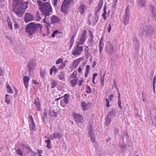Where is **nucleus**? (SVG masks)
<instances>
[{"mask_svg": "<svg viewBox=\"0 0 156 156\" xmlns=\"http://www.w3.org/2000/svg\"><path fill=\"white\" fill-rule=\"evenodd\" d=\"M12 11L15 12L19 17H21L25 10L28 7V2H24L23 0H13Z\"/></svg>", "mask_w": 156, "mask_h": 156, "instance_id": "obj_1", "label": "nucleus"}, {"mask_svg": "<svg viewBox=\"0 0 156 156\" xmlns=\"http://www.w3.org/2000/svg\"><path fill=\"white\" fill-rule=\"evenodd\" d=\"M38 5L40 7L39 9L42 12L45 17L49 16L52 12V9L50 4L48 2L43 3L41 0H37Z\"/></svg>", "mask_w": 156, "mask_h": 156, "instance_id": "obj_2", "label": "nucleus"}, {"mask_svg": "<svg viewBox=\"0 0 156 156\" xmlns=\"http://www.w3.org/2000/svg\"><path fill=\"white\" fill-rule=\"evenodd\" d=\"M42 26L39 23L36 24L34 22L28 23L26 26V31L30 36H32L35 33H37L39 30L41 33Z\"/></svg>", "mask_w": 156, "mask_h": 156, "instance_id": "obj_3", "label": "nucleus"}, {"mask_svg": "<svg viewBox=\"0 0 156 156\" xmlns=\"http://www.w3.org/2000/svg\"><path fill=\"white\" fill-rule=\"evenodd\" d=\"M154 33L153 28L150 25H146L140 27L139 30L138 34L141 36H150Z\"/></svg>", "mask_w": 156, "mask_h": 156, "instance_id": "obj_4", "label": "nucleus"}, {"mask_svg": "<svg viewBox=\"0 0 156 156\" xmlns=\"http://www.w3.org/2000/svg\"><path fill=\"white\" fill-rule=\"evenodd\" d=\"M129 8L127 7L126 9L125 15L123 16V19L125 25L129 23Z\"/></svg>", "mask_w": 156, "mask_h": 156, "instance_id": "obj_5", "label": "nucleus"}, {"mask_svg": "<svg viewBox=\"0 0 156 156\" xmlns=\"http://www.w3.org/2000/svg\"><path fill=\"white\" fill-rule=\"evenodd\" d=\"M35 66V63L34 59H32L30 60L27 65L28 71L30 73L32 72Z\"/></svg>", "mask_w": 156, "mask_h": 156, "instance_id": "obj_6", "label": "nucleus"}, {"mask_svg": "<svg viewBox=\"0 0 156 156\" xmlns=\"http://www.w3.org/2000/svg\"><path fill=\"white\" fill-rule=\"evenodd\" d=\"M63 136L59 132H55L54 133L50 135V137L51 140H54L56 139H60Z\"/></svg>", "mask_w": 156, "mask_h": 156, "instance_id": "obj_7", "label": "nucleus"}, {"mask_svg": "<svg viewBox=\"0 0 156 156\" xmlns=\"http://www.w3.org/2000/svg\"><path fill=\"white\" fill-rule=\"evenodd\" d=\"M34 19V17L33 15L29 12L26 13L24 18V20L26 23L32 21Z\"/></svg>", "mask_w": 156, "mask_h": 156, "instance_id": "obj_8", "label": "nucleus"}, {"mask_svg": "<svg viewBox=\"0 0 156 156\" xmlns=\"http://www.w3.org/2000/svg\"><path fill=\"white\" fill-rule=\"evenodd\" d=\"M74 118L75 121L78 123H81L83 122V117L79 114H74Z\"/></svg>", "mask_w": 156, "mask_h": 156, "instance_id": "obj_9", "label": "nucleus"}, {"mask_svg": "<svg viewBox=\"0 0 156 156\" xmlns=\"http://www.w3.org/2000/svg\"><path fill=\"white\" fill-rule=\"evenodd\" d=\"M106 50L107 52L109 54H112L113 52V45L111 43H108L106 47Z\"/></svg>", "mask_w": 156, "mask_h": 156, "instance_id": "obj_10", "label": "nucleus"}, {"mask_svg": "<svg viewBox=\"0 0 156 156\" xmlns=\"http://www.w3.org/2000/svg\"><path fill=\"white\" fill-rule=\"evenodd\" d=\"M83 46H81V47H79V48L76 47L74 51H72V54L74 55H79L81 54L80 51H83Z\"/></svg>", "mask_w": 156, "mask_h": 156, "instance_id": "obj_11", "label": "nucleus"}, {"mask_svg": "<svg viewBox=\"0 0 156 156\" xmlns=\"http://www.w3.org/2000/svg\"><path fill=\"white\" fill-rule=\"evenodd\" d=\"M87 31L86 30H84L83 31V34L80 38V42L81 45L83 44V43L86 40L85 37L87 36Z\"/></svg>", "mask_w": 156, "mask_h": 156, "instance_id": "obj_12", "label": "nucleus"}, {"mask_svg": "<svg viewBox=\"0 0 156 156\" xmlns=\"http://www.w3.org/2000/svg\"><path fill=\"white\" fill-rule=\"evenodd\" d=\"M69 8V6L65 4H62L61 8V11L62 12L64 13L65 15H66L68 13L67 9Z\"/></svg>", "mask_w": 156, "mask_h": 156, "instance_id": "obj_13", "label": "nucleus"}, {"mask_svg": "<svg viewBox=\"0 0 156 156\" xmlns=\"http://www.w3.org/2000/svg\"><path fill=\"white\" fill-rule=\"evenodd\" d=\"M34 103L36 105L37 110L38 111H40L41 110L40 101L38 97H37L35 99Z\"/></svg>", "mask_w": 156, "mask_h": 156, "instance_id": "obj_14", "label": "nucleus"}, {"mask_svg": "<svg viewBox=\"0 0 156 156\" xmlns=\"http://www.w3.org/2000/svg\"><path fill=\"white\" fill-rule=\"evenodd\" d=\"M51 23L54 24V23L59 22L60 20L58 16L53 15L52 16V18L51 19Z\"/></svg>", "mask_w": 156, "mask_h": 156, "instance_id": "obj_15", "label": "nucleus"}, {"mask_svg": "<svg viewBox=\"0 0 156 156\" xmlns=\"http://www.w3.org/2000/svg\"><path fill=\"white\" fill-rule=\"evenodd\" d=\"M146 0H138V6L139 8L144 7L146 5Z\"/></svg>", "mask_w": 156, "mask_h": 156, "instance_id": "obj_16", "label": "nucleus"}, {"mask_svg": "<svg viewBox=\"0 0 156 156\" xmlns=\"http://www.w3.org/2000/svg\"><path fill=\"white\" fill-rule=\"evenodd\" d=\"M30 78L29 77L25 76L23 79L24 84L26 88H27L28 85V82Z\"/></svg>", "mask_w": 156, "mask_h": 156, "instance_id": "obj_17", "label": "nucleus"}, {"mask_svg": "<svg viewBox=\"0 0 156 156\" xmlns=\"http://www.w3.org/2000/svg\"><path fill=\"white\" fill-rule=\"evenodd\" d=\"M58 114V112H55L53 110H51L49 111L48 114L51 116L52 117H56L57 116Z\"/></svg>", "mask_w": 156, "mask_h": 156, "instance_id": "obj_18", "label": "nucleus"}, {"mask_svg": "<svg viewBox=\"0 0 156 156\" xmlns=\"http://www.w3.org/2000/svg\"><path fill=\"white\" fill-rule=\"evenodd\" d=\"M97 9L95 8V16L94 17V20L93 21V23L94 25H95L96 23L97 22L98 20V13L99 12H97Z\"/></svg>", "mask_w": 156, "mask_h": 156, "instance_id": "obj_19", "label": "nucleus"}, {"mask_svg": "<svg viewBox=\"0 0 156 156\" xmlns=\"http://www.w3.org/2000/svg\"><path fill=\"white\" fill-rule=\"evenodd\" d=\"M115 110L113 108H112L110 111L107 116L111 118L112 117H113L115 116Z\"/></svg>", "mask_w": 156, "mask_h": 156, "instance_id": "obj_20", "label": "nucleus"}, {"mask_svg": "<svg viewBox=\"0 0 156 156\" xmlns=\"http://www.w3.org/2000/svg\"><path fill=\"white\" fill-rule=\"evenodd\" d=\"M85 6L84 5L81 4L78 10L81 14H84L85 13L84 8Z\"/></svg>", "mask_w": 156, "mask_h": 156, "instance_id": "obj_21", "label": "nucleus"}, {"mask_svg": "<svg viewBox=\"0 0 156 156\" xmlns=\"http://www.w3.org/2000/svg\"><path fill=\"white\" fill-rule=\"evenodd\" d=\"M103 0H100L98 5L95 8L98 9L97 12H100L101 8H102L103 5Z\"/></svg>", "mask_w": 156, "mask_h": 156, "instance_id": "obj_22", "label": "nucleus"}, {"mask_svg": "<svg viewBox=\"0 0 156 156\" xmlns=\"http://www.w3.org/2000/svg\"><path fill=\"white\" fill-rule=\"evenodd\" d=\"M63 97L64 98V100L65 104H68L69 102V97L68 94H65L64 95Z\"/></svg>", "mask_w": 156, "mask_h": 156, "instance_id": "obj_23", "label": "nucleus"}, {"mask_svg": "<svg viewBox=\"0 0 156 156\" xmlns=\"http://www.w3.org/2000/svg\"><path fill=\"white\" fill-rule=\"evenodd\" d=\"M133 41L135 45V49L136 50H137L139 48V42L138 40L136 38H135L134 39Z\"/></svg>", "mask_w": 156, "mask_h": 156, "instance_id": "obj_24", "label": "nucleus"}, {"mask_svg": "<svg viewBox=\"0 0 156 156\" xmlns=\"http://www.w3.org/2000/svg\"><path fill=\"white\" fill-rule=\"evenodd\" d=\"M7 21L8 23V26L9 27L10 30H12L13 29L12 26V23L10 22V20L9 17L7 18Z\"/></svg>", "mask_w": 156, "mask_h": 156, "instance_id": "obj_25", "label": "nucleus"}, {"mask_svg": "<svg viewBox=\"0 0 156 156\" xmlns=\"http://www.w3.org/2000/svg\"><path fill=\"white\" fill-rule=\"evenodd\" d=\"M111 119V118L108 117L107 116L106 118L105 125L106 126H108L110 124L112 121Z\"/></svg>", "mask_w": 156, "mask_h": 156, "instance_id": "obj_26", "label": "nucleus"}, {"mask_svg": "<svg viewBox=\"0 0 156 156\" xmlns=\"http://www.w3.org/2000/svg\"><path fill=\"white\" fill-rule=\"evenodd\" d=\"M51 88L52 89L54 88L58 85L57 82L54 80H51Z\"/></svg>", "mask_w": 156, "mask_h": 156, "instance_id": "obj_27", "label": "nucleus"}, {"mask_svg": "<svg viewBox=\"0 0 156 156\" xmlns=\"http://www.w3.org/2000/svg\"><path fill=\"white\" fill-rule=\"evenodd\" d=\"M57 71V69L56 68L55 66H53L52 68L50 70V74L51 75H52V73L53 71L54 72V73H56Z\"/></svg>", "mask_w": 156, "mask_h": 156, "instance_id": "obj_28", "label": "nucleus"}, {"mask_svg": "<svg viewBox=\"0 0 156 156\" xmlns=\"http://www.w3.org/2000/svg\"><path fill=\"white\" fill-rule=\"evenodd\" d=\"M77 78L74 79H73L71 81V86L72 87H74L76 85L77 82Z\"/></svg>", "mask_w": 156, "mask_h": 156, "instance_id": "obj_29", "label": "nucleus"}, {"mask_svg": "<svg viewBox=\"0 0 156 156\" xmlns=\"http://www.w3.org/2000/svg\"><path fill=\"white\" fill-rule=\"evenodd\" d=\"M40 74L41 77H44L46 75V72L45 71L43 70L42 69H40Z\"/></svg>", "mask_w": 156, "mask_h": 156, "instance_id": "obj_30", "label": "nucleus"}, {"mask_svg": "<svg viewBox=\"0 0 156 156\" xmlns=\"http://www.w3.org/2000/svg\"><path fill=\"white\" fill-rule=\"evenodd\" d=\"M77 70H75L71 75L70 76L71 78L72 79L74 78H75L76 79V77L77 76Z\"/></svg>", "mask_w": 156, "mask_h": 156, "instance_id": "obj_31", "label": "nucleus"}, {"mask_svg": "<svg viewBox=\"0 0 156 156\" xmlns=\"http://www.w3.org/2000/svg\"><path fill=\"white\" fill-rule=\"evenodd\" d=\"M78 64L77 60H75L72 63V67L76 68L78 66Z\"/></svg>", "mask_w": 156, "mask_h": 156, "instance_id": "obj_32", "label": "nucleus"}, {"mask_svg": "<svg viewBox=\"0 0 156 156\" xmlns=\"http://www.w3.org/2000/svg\"><path fill=\"white\" fill-rule=\"evenodd\" d=\"M9 96V94H6L5 95V102L9 105L10 102V99L8 97Z\"/></svg>", "mask_w": 156, "mask_h": 156, "instance_id": "obj_33", "label": "nucleus"}, {"mask_svg": "<svg viewBox=\"0 0 156 156\" xmlns=\"http://www.w3.org/2000/svg\"><path fill=\"white\" fill-rule=\"evenodd\" d=\"M45 143H47V144L46 147L48 149L51 148V142L50 139H48L45 140Z\"/></svg>", "mask_w": 156, "mask_h": 156, "instance_id": "obj_34", "label": "nucleus"}, {"mask_svg": "<svg viewBox=\"0 0 156 156\" xmlns=\"http://www.w3.org/2000/svg\"><path fill=\"white\" fill-rule=\"evenodd\" d=\"M119 129L118 128H116L115 129L114 131V134H115V138H116L117 136H119Z\"/></svg>", "mask_w": 156, "mask_h": 156, "instance_id": "obj_35", "label": "nucleus"}, {"mask_svg": "<svg viewBox=\"0 0 156 156\" xmlns=\"http://www.w3.org/2000/svg\"><path fill=\"white\" fill-rule=\"evenodd\" d=\"M129 136L127 133H125L123 134L122 137V139L123 140L125 139L127 141L129 140Z\"/></svg>", "mask_w": 156, "mask_h": 156, "instance_id": "obj_36", "label": "nucleus"}, {"mask_svg": "<svg viewBox=\"0 0 156 156\" xmlns=\"http://www.w3.org/2000/svg\"><path fill=\"white\" fill-rule=\"evenodd\" d=\"M71 0H64L62 3V4H65L66 5L69 6L71 3Z\"/></svg>", "mask_w": 156, "mask_h": 156, "instance_id": "obj_37", "label": "nucleus"}, {"mask_svg": "<svg viewBox=\"0 0 156 156\" xmlns=\"http://www.w3.org/2000/svg\"><path fill=\"white\" fill-rule=\"evenodd\" d=\"M82 106L84 110H86L87 109V104L85 101H83L82 102Z\"/></svg>", "mask_w": 156, "mask_h": 156, "instance_id": "obj_38", "label": "nucleus"}, {"mask_svg": "<svg viewBox=\"0 0 156 156\" xmlns=\"http://www.w3.org/2000/svg\"><path fill=\"white\" fill-rule=\"evenodd\" d=\"M35 125L34 122H31V124L30 125V127L31 130H34L35 128Z\"/></svg>", "mask_w": 156, "mask_h": 156, "instance_id": "obj_39", "label": "nucleus"}, {"mask_svg": "<svg viewBox=\"0 0 156 156\" xmlns=\"http://www.w3.org/2000/svg\"><path fill=\"white\" fill-rule=\"evenodd\" d=\"M22 146L24 148H26L29 151H32L31 149L28 146L24 144H22Z\"/></svg>", "mask_w": 156, "mask_h": 156, "instance_id": "obj_40", "label": "nucleus"}, {"mask_svg": "<svg viewBox=\"0 0 156 156\" xmlns=\"http://www.w3.org/2000/svg\"><path fill=\"white\" fill-rule=\"evenodd\" d=\"M67 62V61H65V62L62 63L61 65H59L58 69H61L64 68L66 66V64Z\"/></svg>", "mask_w": 156, "mask_h": 156, "instance_id": "obj_41", "label": "nucleus"}, {"mask_svg": "<svg viewBox=\"0 0 156 156\" xmlns=\"http://www.w3.org/2000/svg\"><path fill=\"white\" fill-rule=\"evenodd\" d=\"M36 17L37 19L36 20V21H40L41 19V18L40 16L39 12L38 11L37 12L36 14Z\"/></svg>", "mask_w": 156, "mask_h": 156, "instance_id": "obj_42", "label": "nucleus"}, {"mask_svg": "<svg viewBox=\"0 0 156 156\" xmlns=\"http://www.w3.org/2000/svg\"><path fill=\"white\" fill-rule=\"evenodd\" d=\"M16 153L17 154L21 156L23 155V152L21 151L20 149H18L17 150Z\"/></svg>", "mask_w": 156, "mask_h": 156, "instance_id": "obj_43", "label": "nucleus"}, {"mask_svg": "<svg viewBox=\"0 0 156 156\" xmlns=\"http://www.w3.org/2000/svg\"><path fill=\"white\" fill-rule=\"evenodd\" d=\"M61 73H62V74H60L58 75V76L59 78L61 80H62L64 78V74L62 72H61Z\"/></svg>", "mask_w": 156, "mask_h": 156, "instance_id": "obj_44", "label": "nucleus"}, {"mask_svg": "<svg viewBox=\"0 0 156 156\" xmlns=\"http://www.w3.org/2000/svg\"><path fill=\"white\" fill-rule=\"evenodd\" d=\"M101 84V86H103L104 85V78L103 77H101L100 79Z\"/></svg>", "mask_w": 156, "mask_h": 156, "instance_id": "obj_45", "label": "nucleus"}, {"mask_svg": "<svg viewBox=\"0 0 156 156\" xmlns=\"http://www.w3.org/2000/svg\"><path fill=\"white\" fill-rule=\"evenodd\" d=\"M5 0H0V7H3L5 6Z\"/></svg>", "mask_w": 156, "mask_h": 156, "instance_id": "obj_46", "label": "nucleus"}, {"mask_svg": "<svg viewBox=\"0 0 156 156\" xmlns=\"http://www.w3.org/2000/svg\"><path fill=\"white\" fill-rule=\"evenodd\" d=\"M87 89L88 90L86 91V92L87 93L90 94L92 92L91 88L89 86H87Z\"/></svg>", "mask_w": 156, "mask_h": 156, "instance_id": "obj_47", "label": "nucleus"}, {"mask_svg": "<svg viewBox=\"0 0 156 156\" xmlns=\"http://www.w3.org/2000/svg\"><path fill=\"white\" fill-rule=\"evenodd\" d=\"M5 37L8 39V40H9L10 42L12 44L13 43V41L12 38L10 37L7 36H5Z\"/></svg>", "mask_w": 156, "mask_h": 156, "instance_id": "obj_48", "label": "nucleus"}, {"mask_svg": "<svg viewBox=\"0 0 156 156\" xmlns=\"http://www.w3.org/2000/svg\"><path fill=\"white\" fill-rule=\"evenodd\" d=\"M62 59L61 58H59L58 59L56 62V64H58L60 63H61L62 62Z\"/></svg>", "mask_w": 156, "mask_h": 156, "instance_id": "obj_49", "label": "nucleus"}, {"mask_svg": "<svg viewBox=\"0 0 156 156\" xmlns=\"http://www.w3.org/2000/svg\"><path fill=\"white\" fill-rule=\"evenodd\" d=\"M90 137H91L92 136H94V134L93 131H88Z\"/></svg>", "mask_w": 156, "mask_h": 156, "instance_id": "obj_50", "label": "nucleus"}, {"mask_svg": "<svg viewBox=\"0 0 156 156\" xmlns=\"http://www.w3.org/2000/svg\"><path fill=\"white\" fill-rule=\"evenodd\" d=\"M90 70V67L89 65H87L86 66V72H89Z\"/></svg>", "mask_w": 156, "mask_h": 156, "instance_id": "obj_51", "label": "nucleus"}, {"mask_svg": "<svg viewBox=\"0 0 156 156\" xmlns=\"http://www.w3.org/2000/svg\"><path fill=\"white\" fill-rule=\"evenodd\" d=\"M120 148L122 151H124L126 150V147L125 146L123 145L120 146Z\"/></svg>", "mask_w": 156, "mask_h": 156, "instance_id": "obj_52", "label": "nucleus"}, {"mask_svg": "<svg viewBox=\"0 0 156 156\" xmlns=\"http://www.w3.org/2000/svg\"><path fill=\"white\" fill-rule=\"evenodd\" d=\"M103 37H102L101 40H100V41H99V46H102V45L103 44Z\"/></svg>", "mask_w": 156, "mask_h": 156, "instance_id": "obj_53", "label": "nucleus"}, {"mask_svg": "<svg viewBox=\"0 0 156 156\" xmlns=\"http://www.w3.org/2000/svg\"><path fill=\"white\" fill-rule=\"evenodd\" d=\"M113 97V94H111L109 95L108 97V99L109 100L111 101L112 99V98Z\"/></svg>", "mask_w": 156, "mask_h": 156, "instance_id": "obj_54", "label": "nucleus"}, {"mask_svg": "<svg viewBox=\"0 0 156 156\" xmlns=\"http://www.w3.org/2000/svg\"><path fill=\"white\" fill-rule=\"evenodd\" d=\"M106 106L107 108H108L109 106V102L108 99H106Z\"/></svg>", "mask_w": 156, "mask_h": 156, "instance_id": "obj_55", "label": "nucleus"}, {"mask_svg": "<svg viewBox=\"0 0 156 156\" xmlns=\"http://www.w3.org/2000/svg\"><path fill=\"white\" fill-rule=\"evenodd\" d=\"M156 82V76L154 77L153 82V85H155Z\"/></svg>", "mask_w": 156, "mask_h": 156, "instance_id": "obj_56", "label": "nucleus"}, {"mask_svg": "<svg viewBox=\"0 0 156 156\" xmlns=\"http://www.w3.org/2000/svg\"><path fill=\"white\" fill-rule=\"evenodd\" d=\"M93 129L92 128V126L91 125V124H90V125L88 131H93Z\"/></svg>", "mask_w": 156, "mask_h": 156, "instance_id": "obj_57", "label": "nucleus"}, {"mask_svg": "<svg viewBox=\"0 0 156 156\" xmlns=\"http://www.w3.org/2000/svg\"><path fill=\"white\" fill-rule=\"evenodd\" d=\"M111 29V26L110 24L109 25L108 27V32L110 33Z\"/></svg>", "mask_w": 156, "mask_h": 156, "instance_id": "obj_58", "label": "nucleus"}, {"mask_svg": "<svg viewBox=\"0 0 156 156\" xmlns=\"http://www.w3.org/2000/svg\"><path fill=\"white\" fill-rule=\"evenodd\" d=\"M83 60V58L82 57H81L79 58H78L76 60L77 61V62H78V63H79V62L81 61L82 60Z\"/></svg>", "mask_w": 156, "mask_h": 156, "instance_id": "obj_59", "label": "nucleus"}, {"mask_svg": "<svg viewBox=\"0 0 156 156\" xmlns=\"http://www.w3.org/2000/svg\"><path fill=\"white\" fill-rule=\"evenodd\" d=\"M83 80H80L78 83V84L79 86H81V84L83 82Z\"/></svg>", "mask_w": 156, "mask_h": 156, "instance_id": "obj_60", "label": "nucleus"}, {"mask_svg": "<svg viewBox=\"0 0 156 156\" xmlns=\"http://www.w3.org/2000/svg\"><path fill=\"white\" fill-rule=\"evenodd\" d=\"M3 69L0 67V76H2L3 74Z\"/></svg>", "mask_w": 156, "mask_h": 156, "instance_id": "obj_61", "label": "nucleus"}, {"mask_svg": "<svg viewBox=\"0 0 156 156\" xmlns=\"http://www.w3.org/2000/svg\"><path fill=\"white\" fill-rule=\"evenodd\" d=\"M28 117H29V118L30 119V120H31V122H34L32 116L30 115H29Z\"/></svg>", "mask_w": 156, "mask_h": 156, "instance_id": "obj_62", "label": "nucleus"}, {"mask_svg": "<svg viewBox=\"0 0 156 156\" xmlns=\"http://www.w3.org/2000/svg\"><path fill=\"white\" fill-rule=\"evenodd\" d=\"M96 64V61H94L93 62V64L92 65V67L93 68H94L95 67V66Z\"/></svg>", "mask_w": 156, "mask_h": 156, "instance_id": "obj_63", "label": "nucleus"}, {"mask_svg": "<svg viewBox=\"0 0 156 156\" xmlns=\"http://www.w3.org/2000/svg\"><path fill=\"white\" fill-rule=\"evenodd\" d=\"M152 121L153 122H155V125H156V117H154L152 120Z\"/></svg>", "mask_w": 156, "mask_h": 156, "instance_id": "obj_64", "label": "nucleus"}]
</instances>
